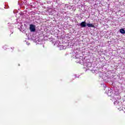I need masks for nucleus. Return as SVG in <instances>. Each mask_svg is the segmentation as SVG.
<instances>
[{"mask_svg": "<svg viewBox=\"0 0 125 125\" xmlns=\"http://www.w3.org/2000/svg\"><path fill=\"white\" fill-rule=\"evenodd\" d=\"M59 47V48H60L61 50H62V49H64V46H63V45H60Z\"/></svg>", "mask_w": 125, "mask_h": 125, "instance_id": "0eeeda50", "label": "nucleus"}, {"mask_svg": "<svg viewBox=\"0 0 125 125\" xmlns=\"http://www.w3.org/2000/svg\"><path fill=\"white\" fill-rule=\"evenodd\" d=\"M30 32H33L36 31V26L34 24H30L29 26Z\"/></svg>", "mask_w": 125, "mask_h": 125, "instance_id": "7ed1b4c3", "label": "nucleus"}, {"mask_svg": "<svg viewBox=\"0 0 125 125\" xmlns=\"http://www.w3.org/2000/svg\"><path fill=\"white\" fill-rule=\"evenodd\" d=\"M92 73H96L97 72V70H91Z\"/></svg>", "mask_w": 125, "mask_h": 125, "instance_id": "1a4fd4ad", "label": "nucleus"}, {"mask_svg": "<svg viewBox=\"0 0 125 125\" xmlns=\"http://www.w3.org/2000/svg\"><path fill=\"white\" fill-rule=\"evenodd\" d=\"M80 26H81V28H85V27H86V22L83 21L80 24Z\"/></svg>", "mask_w": 125, "mask_h": 125, "instance_id": "20e7f679", "label": "nucleus"}, {"mask_svg": "<svg viewBox=\"0 0 125 125\" xmlns=\"http://www.w3.org/2000/svg\"><path fill=\"white\" fill-rule=\"evenodd\" d=\"M88 65H90L88 67H91V63L90 62L88 63Z\"/></svg>", "mask_w": 125, "mask_h": 125, "instance_id": "9d476101", "label": "nucleus"}, {"mask_svg": "<svg viewBox=\"0 0 125 125\" xmlns=\"http://www.w3.org/2000/svg\"><path fill=\"white\" fill-rule=\"evenodd\" d=\"M109 93H111V91H108V93H107V95H108V96H111L112 95L109 94Z\"/></svg>", "mask_w": 125, "mask_h": 125, "instance_id": "6e6552de", "label": "nucleus"}, {"mask_svg": "<svg viewBox=\"0 0 125 125\" xmlns=\"http://www.w3.org/2000/svg\"><path fill=\"white\" fill-rule=\"evenodd\" d=\"M120 32L121 33V34H125V29H121L120 30Z\"/></svg>", "mask_w": 125, "mask_h": 125, "instance_id": "423d86ee", "label": "nucleus"}, {"mask_svg": "<svg viewBox=\"0 0 125 125\" xmlns=\"http://www.w3.org/2000/svg\"><path fill=\"white\" fill-rule=\"evenodd\" d=\"M75 59H76V62L77 63H80V64H83V57L80 56V55H76L75 56Z\"/></svg>", "mask_w": 125, "mask_h": 125, "instance_id": "f257e3e1", "label": "nucleus"}, {"mask_svg": "<svg viewBox=\"0 0 125 125\" xmlns=\"http://www.w3.org/2000/svg\"><path fill=\"white\" fill-rule=\"evenodd\" d=\"M86 26L89 28H93L94 27V25L92 23H87Z\"/></svg>", "mask_w": 125, "mask_h": 125, "instance_id": "39448f33", "label": "nucleus"}, {"mask_svg": "<svg viewBox=\"0 0 125 125\" xmlns=\"http://www.w3.org/2000/svg\"><path fill=\"white\" fill-rule=\"evenodd\" d=\"M110 99L114 102V105H118L119 104V101H118L119 99L117 97V95H114Z\"/></svg>", "mask_w": 125, "mask_h": 125, "instance_id": "f03ea898", "label": "nucleus"}]
</instances>
